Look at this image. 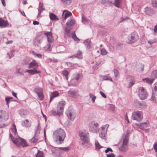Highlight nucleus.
<instances>
[{
    "instance_id": "f257e3e1",
    "label": "nucleus",
    "mask_w": 157,
    "mask_h": 157,
    "mask_svg": "<svg viewBox=\"0 0 157 157\" xmlns=\"http://www.w3.org/2000/svg\"><path fill=\"white\" fill-rule=\"evenodd\" d=\"M79 136L81 140L82 141V144L83 147H89L91 146V144L90 143L89 134L87 131H80Z\"/></svg>"
},
{
    "instance_id": "f03ea898",
    "label": "nucleus",
    "mask_w": 157,
    "mask_h": 157,
    "mask_svg": "<svg viewBox=\"0 0 157 157\" xmlns=\"http://www.w3.org/2000/svg\"><path fill=\"white\" fill-rule=\"evenodd\" d=\"M54 138L59 144L62 143L66 137V134L63 130L61 128L57 129L54 131L53 134Z\"/></svg>"
},
{
    "instance_id": "7ed1b4c3",
    "label": "nucleus",
    "mask_w": 157,
    "mask_h": 157,
    "mask_svg": "<svg viewBox=\"0 0 157 157\" xmlns=\"http://www.w3.org/2000/svg\"><path fill=\"white\" fill-rule=\"evenodd\" d=\"M122 143L119 147L120 151L122 152H125L128 149V133L124 134L122 137Z\"/></svg>"
},
{
    "instance_id": "20e7f679",
    "label": "nucleus",
    "mask_w": 157,
    "mask_h": 157,
    "mask_svg": "<svg viewBox=\"0 0 157 157\" xmlns=\"http://www.w3.org/2000/svg\"><path fill=\"white\" fill-rule=\"evenodd\" d=\"M65 104V102L64 101H61L59 102L57 107V110L54 109L52 110V114L54 115L59 116L63 113Z\"/></svg>"
},
{
    "instance_id": "39448f33",
    "label": "nucleus",
    "mask_w": 157,
    "mask_h": 157,
    "mask_svg": "<svg viewBox=\"0 0 157 157\" xmlns=\"http://www.w3.org/2000/svg\"><path fill=\"white\" fill-rule=\"evenodd\" d=\"M71 29V28H69V27H66L65 28L64 32V37L66 38L67 37H70L71 36L75 41L79 40V39L75 35V31L72 32L71 34L70 32Z\"/></svg>"
},
{
    "instance_id": "423d86ee",
    "label": "nucleus",
    "mask_w": 157,
    "mask_h": 157,
    "mask_svg": "<svg viewBox=\"0 0 157 157\" xmlns=\"http://www.w3.org/2000/svg\"><path fill=\"white\" fill-rule=\"evenodd\" d=\"M138 94L141 100L146 99L148 96V94L145 89L142 87H140L139 88Z\"/></svg>"
},
{
    "instance_id": "0eeeda50",
    "label": "nucleus",
    "mask_w": 157,
    "mask_h": 157,
    "mask_svg": "<svg viewBox=\"0 0 157 157\" xmlns=\"http://www.w3.org/2000/svg\"><path fill=\"white\" fill-rule=\"evenodd\" d=\"M143 118L142 113L141 111H137L132 113L131 118L138 121H140Z\"/></svg>"
},
{
    "instance_id": "6e6552de",
    "label": "nucleus",
    "mask_w": 157,
    "mask_h": 157,
    "mask_svg": "<svg viewBox=\"0 0 157 157\" xmlns=\"http://www.w3.org/2000/svg\"><path fill=\"white\" fill-rule=\"evenodd\" d=\"M89 128L90 130L93 133L97 132L99 130V124L97 122L92 121L89 122Z\"/></svg>"
},
{
    "instance_id": "1a4fd4ad",
    "label": "nucleus",
    "mask_w": 157,
    "mask_h": 157,
    "mask_svg": "<svg viewBox=\"0 0 157 157\" xmlns=\"http://www.w3.org/2000/svg\"><path fill=\"white\" fill-rule=\"evenodd\" d=\"M138 36L136 32L132 33L127 40L126 42L128 44L134 43L138 39Z\"/></svg>"
},
{
    "instance_id": "9d476101",
    "label": "nucleus",
    "mask_w": 157,
    "mask_h": 157,
    "mask_svg": "<svg viewBox=\"0 0 157 157\" xmlns=\"http://www.w3.org/2000/svg\"><path fill=\"white\" fill-rule=\"evenodd\" d=\"M109 127L108 124L104 125L101 127V129L99 132V135L101 138L103 139L105 137Z\"/></svg>"
},
{
    "instance_id": "9b49d317",
    "label": "nucleus",
    "mask_w": 157,
    "mask_h": 157,
    "mask_svg": "<svg viewBox=\"0 0 157 157\" xmlns=\"http://www.w3.org/2000/svg\"><path fill=\"white\" fill-rule=\"evenodd\" d=\"M66 114L68 117L71 120L74 119L75 116V112L73 110H67L66 112Z\"/></svg>"
},
{
    "instance_id": "f8f14e48",
    "label": "nucleus",
    "mask_w": 157,
    "mask_h": 157,
    "mask_svg": "<svg viewBox=\"0 0 157 157\" xmlns=\"http://www.w3.org/2000/svg\"><path fill=\"white\" fill-rule=\"evenodd\" d=\"M8 118V115L6 112L2 110H0V119L1 121H6Z\"/></svg>"
},
{
    "instance_id": "ddd939ff",
    "label": "nucleus",
    "mask_w": 157,
    "mask_h": 157,
    "mask_svg": "<svg viewBox=\"0 0 157 157\" xmlns=\"http://www.w3.org/2000/svg\"><path fill=\"white\" fill-rule=\"evenodd\" d=\"M135 106L137 108H144L146 107V103L144 102H140L137 100L134 101Z\"/></svg>"
},
{
    "instance_id": "4468645a",
    "label": "nucleus",
    "mask_w": 157,
    "mask_h": 157,
    "mask_svg": "<svg viewBox=\"0 0 157 157\" xmlns=\"http://www.w3.org/2000/svg\"><path fill=\"white\" fill-rule=\"evenodd\" d=\"M45 35L47 37L48 41V43L51 44L54 41V39L52 37V33L51 32H47L44 33Z\"/></svg>"
},
{
    "instance_id": "2eb2a0df",
    "label": "nucleus",
    "mask_w": 157,
    "mask_h": 157,
    "mask_svg": "<svg viewBox=\"0 0 157 157\" xmlns=\"http://www.w3.org/2000/svg\"><path fill=\"white\" fill-rule=\"evenodd\" d=\"M136 125L137 126L140 127L141 129H144L148 127L149 124L148 122H144L141 123H136Z\"/></svg>"
},
{
    "instance_id": "dca6fc26",
    "label": "nucleus",
    "mask_w": 157,
    "mask_h": 157,
    "mask_svg": "<svg viewBox=\"0 0 157 157\" xmlns=\"http://www.w3.org/2000/svg\"><path fill=\"white\" fill-rule=\"evenodd\" d=\"M38 67L39 65L38 64L36 63L35 60L33 59L32 62L29 64V68H30L35 67L34 68L37 69L38 68Z\"/></svg>"
},
{
    "instance_id": "f3484780",
    "label": "nucleus",
    "mask_w": 157,
    "mask_h": 157,
    "mask_svg": "<svg viewBox=\"0 0 157 157\" xmlns=\"http://www.w3.org/2000/svg\"><path fill=\"white\" fill-rule=\"evenodd\" d=\"M45 10V9L44 7L43 4L41 2H40L39 3V7L38 9V13L37 16V17L39 16L41 12L43 10Z\"/></svg>"
},
{
    "instance_id": "a211bd4d",
    "label": "nucleus",
    "mask_w": 157,
    "mask_h": 157,
    "mask_svg": "<svg viewBox=\"0 0 157 157\" xmlns=\"http://www.w3.org/2000/svg\"><path fill=\"white\" fill-rule=\"evenodd\" d=\"M13 142L17 146H21V142L23 141V139L20 138H16L14 140L13 139Z\"/></svg>"
},
{
    "instance_id": "6ab92c4d",
    "label": "nucleus",
    "mask_w": 157,
    "mask_h": 157,
    "mask_svg": "<svg viewBox=\"0 0 157 157\" xmlns=\"http://www.w3.org/2000/svg\"><path fill=\"white\" fill-rule=\"evenodd\" d=\"M36 69L34 68L33 69L27 70L25 71L26 72L29 73L31 75H33L36 74L40 73V71H37Z\"/></svg>"
},
{
    "instance_id": "aec40b11",
    "label": "nucleus",
    "mask_w": 157,
    "mask_h": 157,
    "mask_svg": "<svg viewBox=\"0 0 157 157\" xmlns=\"http://www.w3.org/2000/svg\"><path fill=\"white\" fill-rule=\"evenodd\" d=\"M39 138L38 134L36 132L32 138L30 139V141L31 143H35L37 141Z\"/></svg>"
},
{
    "instance_id": "412c9836",
    "label": "nucleus",
    "mask_w": 157,
    "mask_h": 157,
    "mask_svg": "<svg viewBox=\"0 0 157 157\" xmlns=\"http://www.w3.org/2000/svg\"><path fill=\"white\" fill-rule=\"evenodd\" d=\"M21 125L23 127H30L31 125V122H29L28 120L26 119L22 121Z\"/></svg>"
},
{
    "instance_id": "4be33fe9",
    "label": "nucleus",
    "mask_w": 157,
    "mask_h": 157,
    "mask_svg": "<svg viewBox=\"0 0 157 157\" xmlns=\"http://www.w3.org/2000/svg\"><path fill=\"white\" fill-rule=\"evenodd\" d=\"M146 13L148 15H151L153 13V10L149 7H146L144 9Z\"/></svg>"
},
{
    "instance_id": "5701e85b",
    "label": "nucleus",
    "mask_w": 157,
    "mask_h": 157,
    "mask_svg": "<svg viewBox=\"0 0 157 157\" xmlns=\"http://www.w3.org/2000/svg\"><path fill=\"white\" fill-rule=\"evenodd\" d=\"M41 38L39 36H36L34 40V43L35 45L39 46L40 44Z\"/></svg>"
},
{
    "instance_id": "b1692460",
    "label": "nucleus",
    "mask_w": 157,
    "mask_h": 157,
    "mask_svg": "<svg viewBox=\"0 0 157 157\" xmlns=\"http://www.w3.org/2000/svg\"><path fill=\"white\" fill-rule=\"evenodd\" d=\"M19 113L21 116L23 117H24L28 114L27 111L26 110H24L23 109L20 110Z\"/></svg>"
},
{
    "instance_id": "393cba45",
    "label": "nucleus",
    "mask_w": 157,
    "mask_h": 157,
    "mask_svg": "<svg viewBox=\"0 0 157 157\" xmlns=\"http://www.w3.org/2000/svg\"><path fill=\"white\" fill-rule=\"evenodd\" d=\"M84 43L85 44L86 47L87 49H90L91 48V41L89 40H86Z\"/></svg>"
},
{
    "instance_id": "a878e982",
    "label": "nucleus",
    "mask_w": 157,
    "mask_h": 157,
    "mask_svg": "<svg viewBox=\"0 0 157 157\" xmlns=\"http://www.w3.org/2000/svg\"><path fill=\"white\" fill-rule=\"evenodd\" d=\"M8 24L7 22L0 18V26L1 27H6L7 26Z\"/></svg>"
},
{
    "instance_id": "bb28decb",
    "label": "nucleus",
    "mask_w": 157,
    "mask_h": 157,
    "mask_svg": "<svg viewBox=\"0 0 157 157\" xmlns=\"http://www.w3.org/2000/svg\"><path fill=\"white\" fill-rule=\"evenodd\" d=\"M75 24V21L71 19H69L66 23V25L67 26V27L70 28V27L74 25Z\"/></svg>"
},
{
    "instance_id": "cd10ccee",
    "label": "nucleus",
    "mask_w": 157,
    "mask_h": 157,
    "mask_svg": "<svg viewBox=\"0 0 157 157\" xmlns=\"http://www.w3.org/2000/svg\"><path fill=\"white\" fill-rule=\"evenodd\" d=\"M59 95V93L57 91H54L50 95V102H51L54 98L58 96Z\"/></svg>"
},
{
    "instance_id": "c85d7f7f",
    "label": "nucleus",
    "mask_w": 157,
    "mask_h": 157,
    "mask_svg": "<svg viewBox=\"0 0 157 157\" xmlns=\"http://www.w3.org/2000/svg\"><path fill=\"white\" fill-rule=\"evenodd\" d=\"M49 16L50 19L52 21L58 20H59L57 16L53 13H50Z\"/></svg>"
},
{
    "instance_id": "c756f323",
    "label": "nucleus",
    "mask_w": 157,
    "mask_h": 157,
    "mask_svg": "<svg viewBox=\"0 0 157 157\" xmlns=\"http://www.w3.org/2000/svg\"><path fill=\"white\" fill-rule=\"evenodd\" d=\"M154 80L153 79L146 78L143 79V81L144 82L147 83L148 84H151Z\"/></svg>"
},
{
    "instance_id": "7c9ffc66",
    "label": "nucleus",
    "mask_w": 157,
    "mask_h": 157,
    "mask_svg": "<svg viewBox=\"0 0 157 157\" xmlns=\"http://www.w3.org/2000/svg\"><path fill=\"white\" fill-rule=\"evenodd\" d=\"M65 13L64 17L63 18V20H65L68 17L72 15L71 13L69 11H67L65 13V11H64L63 13L62 16H63L64 13Z\"/></svg>"
},
{
    "instance_id": "2f4dec72",
    "label": "nucleus",
    "mask_w": 157,
    "mask_h": 157,
    "mask_svg": "<svg viewBox=\"0 0 157 157\" xmlns=\"http://www.w3.org/2000/svg\"><path fill=\"white\" fill-rule=\"evenodd\" d=\"M63 4L66 6H67L71 4V0H60Z\"/></svg>"
},
{
    "instance_id": "473e14b6",
    "label": "nucleus",
    "mask_w": 157,
    "mask_h": 157,
    "mask_svg": "<svg viewBox=\"0 0 157 157\" xmlns=\"http://www.w3.org/2000/svg\"><path fill=\"white\" fill-rule=\"evenodd\" d=\"M34 91L35 93L38 94L43 92V90L40 87H36L35 88Z\"/></svg>"
},
{
    "instance_id": "72a5a7b5",
    "label": "nucleus",
    "mask_w": 157,
    "mask_h": 157,
    "mask_svg": "<svg viewBox=\"0 0 157 157\" xmlns=\"http://www.w3.org/2000/svg\"><path fill=\"white\" fill-rule=\"evenodd\" d=\"M81 75L79 73H76L73 75V77L72 79L78 81V79L80 78Z\"/></svg>"
},
{
    "instance_id": "f704fd0d",
    "label": "nucleus",
    "mask_w": 157,
    "mask_h": 157,
    "mask_svg": "<svg viewBox=\"0 0 157 157\" xmlns=\"http://www.w3.org/2000/svg\"><path fill=\"white\" fill-rule=\"evenodd\" d=\"M152 93L157 96V82L154 85V88L152 89Z\"/></svg>"
},
{
    "instance_id": "c9c22d12",
    "label": "nucleus",
    "mask_w": 157,
    "mask_h": 157,
    "mask_svg": "<svg viewBox=\"0 0 157 157\" xmlns=\"http://www.w3.org/2000/svg\"><path fill=\"white\" fill-rule=\"evenodd\" d=\"M95 150L98 151L102 147V146H101L98 141L96 140L95 141Z\"/></svg>"
},
{
    "instance_id": "e433bc0d",
    "label": "nucleus",
    "mask_w": 157,
    "mask_h": 157,
    "mask_svg": "<svg viewBox=\"0 0 157 157\" xmlns=\"http://www.w3.org/2000/svg\"><path fill=\"white\" fill-rule=\"evenodd\" d=\"M44 153L39 150H38L35 157H44Z\"/></svg>"
},
{
    "instance_id": "4c0bfd02",
    "label": "nucleus",
    "mask_w": 157,
    "mask_h": 157,
    "mask_svg": "<svg viewBox=\"0 0 157 157\" xmlns=\"http://www.w3.org/2000/svg\"><path fill=\"white\" fill-rule=\"evenodd\" d=\"M113 0H101V2L102 4H104L112 3L113 2Z\"/></svg>"
},
{
    "instance_id": "58836bf2",
    "label": "nucleus",
    "mask_w": 157,
    "mask_h": 157,
    "mask_svg": "<svg viewBox=\"0 0 157 157\" xmlns=\"http://www.w3.org/2000/svg\"><path fill=\"white\" fill-rule=\"evenodd\" d=\"M75 57L78 59H82V52L80 50H78L77 54L75 55Z\"/></svg>"
},
{
    "instance_id": "ea45409f",
    "label": "nucleus",
    "mask_w": 157,
    "mask_h": 157,
    "mask_svg": "<svg viewBox=\"0 0 157 157\" xmlns=\"http://www.w3.org/2000/svg\"><path fill=\"white\" fill-rule=\"evenodd\" d=\"M121 0H115V2L113 4L119 8L121 7Z\"/></svg>"
},
{
    "instance_id": "a19ab883",
    "label": "nucleus",
    "mask_w": 157,
    "mask_h": 157,
    "mask_svg": "<svg viewBox=\"0 0 157 157\" xmlns=\"http://www.w3.org/2000/svg\"><path fill=\"white\" fill-rule=\"evenodd\" d=\"M101 77H102L103 80H109L113 82L112 78L110 77H108L106 75H103L101 76Z\"/></svg>"
},
{
    "instance_id": "79ce46f5",
    "label": "nucleus",
    "mask_w": 157,
    "mask_h": 157,
    "mask_svg": "<svg viewBox=\"0 0 157 157\" xmlns=\"http://www.w3.org/2000/svg\"><path fill=\"white\" fill-rule=\"evenodd\" d=\"M71 83L72 85L74 86H77L78 85L79 83L78 81L72 79L71 81Z\"/></svg>"
},
{
    "instance_id": "37998d69",
    "label": "nucleus",
    "mask_w": 157,
    "mask_h": 157,
    "mask_svg": "<svg viewBox=\"0 0 157 157\" xmlns=\"http://www.w3.org/2000/svg\"><path fill=\"white\" fill-rule=\"evenodd\" d=\"M62 74L63 76H65L66 80H68V75L69 72L67 70H65L62 71Z\"/></svg>"
},
{
    "instance_id": "c03bdc74",
    "label": "nucleus",
    "mask_w": 157,
    "mask_h": 157,
    "mask_svg": "<svg viewBox=\"0 0 157 157\" xmlns=\"http://www.w3.org/2000/svg\"><path fill=\"white\" fill-rule=\"evenodd\" d=\"M38 97V99L40 100H43L44 98V95L43 92L41 93L37 94Z\"/></svg>"
},
{
    "instance_id": "a18cd8bd",
    "label": "nucleus",
    "mask_w": 157,
    "mask_h": 157,
    "mask_svg": "<svg viewBox=\"0 0 157 157\" xmlns=\"http://www.w3.org/2000/svg\"><path fill=\"white\" fill-rule=\"evenodd\" d=\"M89 96L92 98V102L93 103L94 102L96 97L93 94L91 93L89 94Z\"/></svg>"
},
{
    "instance_id": "49530a36",
    "label": "nucleus",
    "mask_w": 157,
    "mask_h": 157,
    "mask_svg": "<svg viewBox=\"0 0 157 157\" xmlns=\"http://www.w3.org/2000/svg\"><path fill=\"white\" fill-rule=\"evenodd\" d=\"M59 149L64 151H67L70 149V148L68 147H59Z\"/></svg>"
},
{
    "instance_id": "de8ad7c7",
    "label": "nucleus",
    "mask_w": 157,
    "mask_h": 157,
    "mask_svg": "<svg viewBox=\"0 0 157 157\" xmlns=\"http://www.w3.org/2000/svg\"><path fill=\"white\" fill-rule=\"evenodd\" d=\"M11 129L13 131V134L14 135H16L17 133V129L16 125L14 124H13V128Z\"/></svg>"
},
{
    "instance_id": "09e8293b",
    "label": "nucleus",
    "mask_w": 157,
    "mask_h": 157,
    "mask_svg": "<svg viewBox=\"0 0 157 157\" xmlns=\"http://www.w3.org/2000/svg\"><path fill=\"white\" fill-rule=\"evenodd\" d=\"M23 141L21 142V146H22L23 147H26L28 146L27 142L24 139H23Z\"/></svg>"
},
{
    "instance_id": "8fccbe9b",
    "label": "nucleus",
    "mask_w": 157,
    "mask_h": 157,
    "mask_svg": "<svg viewBox=\"0 0 157 157\" xmlns=\"http://www.w3.org/2000/svg\"><path fill=\"white\" fill-rule=\"evenodd\" d=\"M114 75L115 77L117 78L119 77V74L118 71L116 69H115L113 71Z\"/></svg>"
},
{
    "instance_id": "3c124183",
    "label": "nucleus",
    "mask_w": 157,
    "mask_h": 157,
    "mask_svg": "<svg viewBox=\"0 0 157 157\" xmlns=\"http://www.w3.org/2000/svg\"><path fill=\"white\" fill-rule=\"evenodd\" d=\"M151 2L152 6L157 8V0H151Z\"/></svg>"
},
{
    "instance_id": "603ef678",
    "label": "nucleus",
    "mask_w": 157,
    "mask_h": 157,
    "mask_svg": "<svg viewBox=\"0 0 157 157\" xmlns=\"http://www.w3.org/2000/svg\"><path fill=\"white\" fill-rule=\"evenodd\" d=\"M127 81H134V78L130 75H128L126 78Z\"/></svg>"
},
{
    "instance_id": "864d4df0",
    "label": "nucleus",
    "mask_w": 157,
    "mask_h": 157,
    "mask_svg": "<svg viewBox=\"0 0 157 157\" xmlns=\"http://www.w3.org/2000/svg\"><path fill=\"white\" fill-rule=\"evenodd\" d=\"M69 95L71 97H74L75 95V92L72 90H69L68 92Z\"/></svg>"
},
{
    "instance_id": "5fc2aeb1",
    "label": "nucleus",
    "mask_w": 157,
    "mask_h": 157,
    "mask_svg": "<svg viewBox=\"0 0 157 157\" xmlns=\"http://www.w3.org/2000/svg\"><path fill=\"white\" fill-rule=\"evenodd\" d=\"M20 68H16V70L15 71V73L17 74V75H23V73L22 72H21L20 71Z\"/></svg>"
},
{
    "instance_id": "6e6d98bb",
    "label": "nucleus",
    "mask_w": 157,
    "mask_h": 157,
    "mask_svg": "<svg viewBox=\"0 0 157 157\" xmlns=\"http://www.w3.org/2000/svg\"><path fill=\"white\" fill-rule=\"evenodd\" d=\"M151 76L155 77H157V70L154 71L151 75Z\"/></svg>"
},
{
    "instance_id": "4d7b16f0",
    "label": "nucleus",
    "mask_w": 157,
    "mask_h": 157,
    "mask_svg": "<svg viewBox=\"0 0 157 157\" xmlns=\"http://www.w3.org/2000/svg\"><path fill=\"white\" fill-rule=\"evenodd\" d=\"M101 53L102 55H105L107 53V52L105 49L103 48L101 50Z\"/></svg>"
},
{
    "instance_id": "13d9d810",
    "label": "nucleus",
    "mask_w": 157,
    "mask_h": 157,
    "mask_svg": "<svg viewBox=\"0 0 157 157\" xmlns=\"http://www.w3.org/2000/svg\"><path fill=\"white\" fill-rule=\"evenodd\" d=\"M32 54L35 56H36L37 57L41 59L42 57V55L40 54H36L34 52H33Z\"/></svg>"
},
{
    "instance_id": "bf43d9fd",
    "label": "nucleus",
    "mask_w": 157,
    "mask_h": 157,
    "mask_svg": "<svg viewBox=\"0 0 157 157\" xmlns=\"http://www.w3.org/2000/svg\"><path fill=\"white\" fill-rule=\"evenodd\" d=\"M106 157H115V155L113 153L109 154H107L106 155Z\"/></svg>"
},
{
    "instance_id": "052dcab7",
    "label": "nucleus",
    "mask_w": 157,
    "mask_h": 157,
    "mask_svg": "<svg viewBox=\"0 0 157 157\" xmlns=\"http://www.w3.org/2000/svg\"><path fill=\"white\" fill-rule=\"evenodd\" d=\"M154 148L155 151L157 152V142H155L153 144Z\"/></svg>"
},
{
    "instance_id": "680f3d73",
    "label": "nucleus",
    "mask_w": 157,
    "mask_h": 157,
    "mask_svg": "<svg viewBox=\"0 0 157 157\" xmlns=\"http://www.w3.org/2000/svg\"><path fill=\"white\" fill-rule=\"evenodd\" d=\"M66 64L69 67H71L74 66V64L73 63L70 62L66 63Z\"/></svg>"
},
{
    "instance_id": "e2e57ef3",
    "label": "nucleus",
    "mask_w": 157,
    "mask_h": 157,
    "mask_svg": "<svg viewBox=\"0 0 157 157\" xmlns=\"http://www.w3.org/2000/svg\"><path fill=\"white\" fill-rule=\"evenodd\" d=\"M109 151H110L111 152H112L113 151V150L111 148L108 147L105 151V152L106 153H107Z\"/></svg>"
},
{
    "instance_id": "0e129e2a",
    "label": "nucleus",
    "mask_w": 157,
    "mask_h": 157,
    "mask_svg": "<svg viewBox=\"0 0 157 157\" xmlns=\"http://www.w3.org/2000/svg\"><path fill=\"white\" fill-rule=\"evenodd\" d=\"M100 94L101 95V96L104 98H106V95L102 91H100L99 92Z\"/></svg>"
},
{
    "instance_id": "69168bd1",
    "label": "nucleus",
    "mask_w": 157,
    "mask_h": 157,
    "mask_svg": "<svg viewBox=\"0 0 157 157\" xmlns=\"http://www.w3.org/2000/svg\"><path fill=\"white\" fill-rule=\"evenodd\" d=\"M82 21L84 23H85V22H86L88 21L87 19L85 17H82Z\"/></svg>"
},
{
    "instance_id": "338daca9",
    "label": "nucleus",
    "mask_w": 157,
    "mask_h": 157,
    "mask_svg": "<svg viewBox=\"0 0 157 157\" xmlns=\"http://www.w3.org/2000/svg\"><path fill=\"white\" fill-rule=\"evenodd\" d=\"M50 46V44H49L45 46L44 47V48L48 49L49 48Z\"/></svg>"
},
{
    "instance_id": "774afa93",
    "label": "nucleus",
    "mask_w": 157,
    "mask_h": 157,
    "mask_svg": "<svg viewBox=\"0 0 157 157\" xmlns=\"http://www.w3.org/2000/svg\"><path fill=\"white\" fill-rule=\"evenodd\" d=\"M129 82H129V85L130 86H132L135 83L134 81H129Z\"/></svg>"
}]
</instances>
